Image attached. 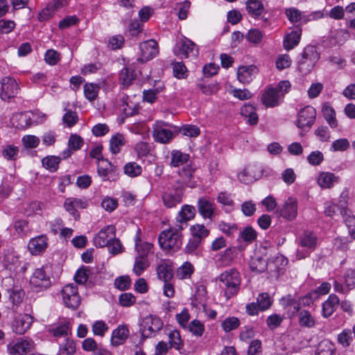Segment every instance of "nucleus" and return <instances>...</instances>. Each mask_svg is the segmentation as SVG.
Wrapping results in <instances>:
<instances>
[{"mask_svg":"<svg viewBox=\"0 0 355 355\" xmlns=\"http://www.w3.org/2000/svg\"><path fill=\"white\" fill-rule=\"evenodd\" d=\"M183 229L174 225L168 230H163L159 236L158 241L161 248L168 252H177L182 244V235L181 231Z\"/></svg>","mask_w":355,"mask_h":355,"instance_id":"obj_1","label":"nucleus"},{"mask_svg":"<svg viewBox=\"0 0 355 355\" xmlns=\"http://www.w3.org/2000/svg\"><path fill=\"white\" fill-rule=\"evenodd\" d=\"M220 287L225 289L224 293L228 300L239 292L241 284L240 273L235 268H230L222 272L219 277Z\"/></svg>","mask_w":355,"mask_h":355,"instance_id":"obj_2","label":"nucleus"},{"mask_svg":"<svg viewBox=\"0 0 355 355\" xmlns=\"http://www.w3.org/2000/svg\"><path fill=\"white\" fill-rule=\"evenodd\" d=\"M319 58L320 55L314 46H306L298 62L299 71L303 74L310 73Z\"/></svg>","mask_w":355,"mask_h":355,"instance_id":"obj_3","label":"nucleus"},{"mask_svg":"<svg viewBox=\"0 0 355 355\" xmlns=\"http://www.w3.org/2000/svg\"><path fill=\"white\" fill-rule=\"evenodd\" d=\"M173 53L175 55L184 58H196L198 55V49L193 41L186 37H181L176 41Z\"/></svg>","mask_w":355,"mask_h":355,"instance_id":"obj_4","label":"nucleus"},{"mask_svg":"<svg viewBox=\"0 0 355 355\" xmlns=\"http://www.w3.org/2000/svg\"><path fill=\"white\" fill-rule=\"evenodd\" d=\"M317 243V236L312 232L304 231L299 236V244L304 250L303 251L297 250V257L298 259H304L308 257L315 249Z\"/></svg>","mask_w":355,"mask_h":355,"instance_id":"obj_5","label":"nucleus"},{"mask_svg":"<svg viewBox=\"0 0 355 355\" xmlns=\"http://www.w3.org/2000/svg\"><path fill=\"white\" fill-rule=\"evenodd\" d=\"M30 284L35 292H40L51 286L50 277L43 268H37L30 279Z\"/></svg>","mask_w":355,"mask_h":355,"instance_id":"obj_6","label":"nucleus"},{"mask_svg":"<svg viewBox=\"0 0 355 355\" xmlns=\"http://www.w3.org/2000/svg\"><path fill=\"white\" fill-rule=\"evenodd\" d=\"M168 124L164 121H156L153 125V137L160 144L169 143L173 138L172 130L167 129Z\"/></svg>","mask_w":355,"mask_h":355,"instance_id":"obj_7","label":"nucleus"},{"mask_svg":"<svg viewBox=\"0 0 355 355\" xmlns=\"http://www.w3.org/2000/svg\"><path fill=\"white\" fill-rule=\"evenodd\" d=\"M162 327L163 323L159 318L150 315L144 320L140 331L144 338H150L154 336Z\"/></svg>","mask_w":355,"mask_h":355,"instance_id":"obj_8","label":"nucleus"},{"mask_svg":"<svg viewBox=\"0 0 355 355\" xmlns=\"http://www.w3.org/2000/svg\"><path fill=\"white\" fill-rule=\"evenodd\" d=\"M316 116V111L312 106H306L297 114L296 125L298 128H310L313 124Z\"/></svg>","mask_w":355,"mask_h":355,"instance_id":"obj_9","label":"nucleus"},{"mask_svg":"<svg viewBox=\"0 0 355 355\" xmlns=\"http://www.w3.org/2000/svg\"><path fill=\"white\" fill-rule=\"evenodd\" d=\"M62 294L63 302L67 307L73 310L78 309L80 304V297L76 286L66 285L62 291Z\"/></svg>","mask_w":355,"mask_h":355,"instance_id":"obj_10","label":"nucleus"},{"mask_svg":"<svg viewBox=\"0 0 355 355\" xmlns=\"http://www.w3.org/2000/svg\"><path fill=\"white\" fill-rule=\"evenodd\" d=\"M184 187L180 185L163 193L162 198L164 206L173 208L181 203L184 196Z\"/></svg>","mask_w":355,"mask_h":355,"instance_id":"obj_11","label":"nucleus"},{"mask_svg":"<svg viewBox=\"0 0 355 355\" xmlns=\"http://www.w3.org/2000/svg\"><path fill=\"white\" fill-rule=\"evenodd\" d=\"M140 56L137 60L145 62L155 58L159 53L158 44L155 40H148L140 43Z\"/></svg>","mask_w":355,"mask_h":355,"instance_id":"obj_12","label":"nucleus"},{"mask_svg":"<svg viewBox=\"0 0 355 355\" xmlns=\"http://www.w3.org/2000/svg\"><path fill=\"white\" fill-rule=\"evenodd\" d=\"M33 322V318L30 314L20 313L12 322V330L16 334H24L31 328Z\"/></svg>","mask_w":355,"mask_h":355,"instance_id":"obj_13","label":"nucleus"},{"mask_svg":"<svg viewBox=\"0 0 355 355\" xmlns=\"http://www.w3.org/2000/svg\"><path fill=\"white\" fill-rule=\"evenodd\" d=\"M1 92L0 93V98L3 101H9L17 95L19 87L14 78L9 76L4 77L1 80Z\"/></svg>","mask_w":355,"mask_h":355,"instance_id":"obj_14","label":"nucleus"},{"mask_svg":"<svg viewBox=\"0 0 355 355\" xmlns=\"http://www.w3.org/2000/svg\"><path fill=\"white\" fill-rule=\"evenodd\" d=\"M115 236V227L112 225H107L95 235L93 239L94 244L96 247H105Z\"/></svg>","mask_w":355,"mask_h":355,"instance_id":"obj_15","label":"nucleus"},{"mask_svg":"<svg viewBox=\"0 0 355 355\" xmlns=\"http://www.w3.org/2000/svg\"><path fill=\"white\" fill-rule=\"evenodd\" d=\"M33 347L34 343L32 340L21 338L15 343H10L7 348L10 355H25Z\"/></svg>","mask_w":355,"mask_h":355,"instance_id":"obj_16","label":"nucleus"},{"mask_svg":"<svg viewBox=\"0 0 355 355\" xmlns=\"http://www.w3.org/2000/svg\"><path fill=\"white\" fill-rule=\"evenodd\" d=\"M282 100V94L279 92L278 89L268 87L261 96L262 103L266 107H274L280 104Z\"/></svg>","mask_w":355,"mask_h":355,"instance_id":"obj_17","label":"nucleus"},{"mask_svg":"<svg viewBox=\"0 0 355 355\" xmlns=\"http://www.w3.org/2000/svg\"><path fill=\"white\" fill-rule=\"evenodd\" d=\"M196 215V209L192 205H184L178 213L175 218V225L180 229H184L187 226L189 220L193 219Z\"/></svg>","mask_w":355,"mask_h":355,"instance_id":"obj_18","label":"nucleus"},{"mask_svg":"<svg viewBox=\"0 0 355 355\" xmlns=\"http://www.w3.org/2000/svg\"><path fill=\"white\" fill-rule=\"evenodd\" d=\"M282 217L287 220H293L297 214V200L296 198L290 197L284 202L279 211Z\"/></svg>","mask_w":355,"mask_h":355,"instance_id":"obj_19","label":"nucleus"},{"mask_svg":"<svg viewBox=\"0 0 355 355\" xmlns=\"http://www.w3.org/2000/svg\"><path fill=\"white\" fill-rule=\"evenodd\" d=\"M88 202L86 200L76 198H67L64 203V207L67 211L76 218L79 216L78 209H85L87 207Z\"/></svg>","mask_w":355,"mask_h":355,"instance_id":"obj_20","label":"nucleus"},{"mask_svg":"<svg viewBox=\"0 0 355 355\" xmlns=\"http://www.w3.org/2000/svg\"><path fill=\"white\" fill-rule=\"evenodd\" d=\"M135 248L137 252L135 257H140L142 259H148V255L153 253V244L148 242H142L139 235V232L135 237Z\"/></svg>","mask_w":355,"mask_h":355,"instance_id":"obj_21","label":"nucleus"},{"mask_svg":"<svg viewBox=\"0 0 355 355\" xmlns=\"http://www.w3.org/2000/svg\"><path fill=\"white\" fill-rule=\"evenodd\" d=\"M158 278L164 282H170L173 277V265L169 260H162L156 268Z\"/></svg>","mask_w":355,"mask_h":355,"instance_id":"obj_22","label":"nucleus"},{"mask_svg":"<svg viewBox=\"0 0 355 355\" xmlns=\"http://www.w3.org/2000/svg\"><path fill=\"white\" fill-rule=\"evenodd\" d=\"M48 246V238L41 235L31 239L28 243V250L33 255L44 252Z\"/></svg>","mask_w":355,"mask_h":355,"instance_id":"obj_23","label":"nucleus"},{"mask_svg":"<svg viewBox=\"0 0 355 355\" xmlns=\"http://www.w3.org/2000/svg\"><path fill=\"white\" fill-rule=\"evenodd\" d=\"M257 73V69L254 65L241 66L237 70V78L243 84L249 83Z\"/></svg>","mask_w":355,"mask_h":355,"instance_id":"obj_24","label":"nucleus"},{"mask_svg":"<svg viewBox=\"0 0 355 355\" xmlns=\"http://www.w3.org/2000/svg\"><path fill=\"white\" fill-rule=\"evenodd\" d=\"M339 177L331 172H320L317 178V183L322 189H331L338 182Z\"/></svg>","mask_w":355,"mask_h":355,"instance_id":"obj_25","label":"nucleus"},{"mask_svg":"<svg viewBox=\"0 0 355 355\" xmlns=\"http://www.w3.org/2000/svg\"><path fill=\"white\" fill-rule=\"evenodd\" d=\"M301 35L302 30L298 28L287 33L283 41L284 48L287 51H290L295 47L300 42Z\"/></svg>","mask_w":355,"mask_h":355,"instance_id":"obj_26","label":"nucleus"},{"mask_svg":"<svg viewBox=\"0 0 355 355\" xmlns=\"http://www.w3.org/2000/svg\"><path fill=\"white\" fill-rule=\"evenodd\" d=\"M198 209L204 218H211L214 212V203L206 198H200L198 200Z\"/></svg>","mask_w":355,"mask_h":355,"instance_id":"obj_27","label":"nucleus"},{"mask_svg":"<svg viewBox=\"0 0 355 355\" xmlns=\"http://www.w3.org/2000/svg\"><path fill=\"white\" fill-rule=\"evenodd\" d=\"M350 37L349 32L345 29L332 30L328 37L331 46L341 45Z\"/></svg>","mask_w":355,"mask_h":355,"instance_id":"obj_28","label":"nucleus"},{"mask_svg":"<svg viewBox=\"0 0 355 355\" xmlns=\"http://www.w3.org/2000/svg\"><path fill=\"white\" fill-rule=\"evenodd\" d=\"M129 336V330L125 325H120L115 329L112 334L111 343L114 346H118L125 343Z\"/></svg>","mask_w":355,"mask_h":355,"instance_id":"obj_29","label":"nucleus"},{"mask_svg":"<svg viewBox=\"0 0 355 355\" xmlns=\"http://www.w3.org/2000/svg\"><path fill=\"white\" fill-rule=\"evenodd\" d=\"M339 304V299L337 295L331 294L327 300L322 303V315L324 318L330 317L336 311Z\"/></svg>","mask_w":355,"mask_h":355,"instance_id":"obj_30","label":"nucleus"},{"mask_svg":"<svg viewBox=\"0 0 355 355\" xmlns=\"http://www.w3.org/2000/svg\"><path fill=\"white\" fill-rule=\"evenodd\" d=\"M49 332L54 337H65L71 334L69 322H60L55 325H52L49 329Z\"/></svg>","mask_w":355,"mask_h":355,"instance_id":"obj_31","label":"nucleus"},{"mask_svg":"<svg viewBox=\"0 0 355 355\" xmlns=\"http://www.w3.org/2000/svg\"><path fill=\"white\" fill-rule=\"evenodd\" d=\"M322 113L331 128H335L338 126V121L336 118V112L329 103H325L322 105Z\"/></svg>","mask_w":355,"mask_h":355,"instance_id":"obj_32","label":"nucleus"},{"mask_svg":"<svg viewBox=\"0 0 355 355\" xmlns=\"http://www.w3.org/2000/svg\"><path fill=\"white\" fill-rule=\"evenodd\" d=\"M189 155L178 150H173L171 152L170 166L172 167H179L188 162Z\"/></svg>","mask_w":355,"mask_h":355,"instance_id":"obj_33","label":"nucleus"},{"mask_svg":"<svg viewBox=\"0 0 355 355\" xmlns=\"http://www.w3.org/2000/svg\"><path fill=\"white\" fill-rule=\"evenodd\" d=\"M240 113L242 116L248 119L247 122L250 125H256L258 122V115L256 112L255 107L250 105L246 104L243 105L240 110Z\"/></svg>","mask_w":355,"mask_h":355,"instance_id":"obj_34","label":"nucleus"},{"mask_svg":"<svg viewBox=\"0 0 355 355\" xmlns=\"http://www.w3.org/2000/svg\"><path fill=\"white\" fill-rule=\"evenodd\" d=\"M246 9L248 13L254 18L259 17L264 11L262 2L259 0H248Z\"/></svg>","mask_w":355,"mask_h":355,"instance_id":"obj_35","label":"nucleus"},{"mask_svg":"<svg viewBox=\"0 0 355 355\" xmlns=\"http://www.w3.org/2000/svg\"><path fill=\"white\" fill-rule=\"evenodd\" d=\"M238 179L241 182L246 184L254 182L257 179L254 167L248 166L245 168L238 174Z\"/></svg>","mask_w":355,"mask_h":355,"instance_id":"obj_36","label":"nucleus"},{"mask_svg":"<svg viewBox=\"0 0 355 355\" xmlns=\"http://www.w3.org/2000/svg\"><path fill=\"white\" fill-rule=\"evenodd\" d=\"M330 289L331 284L329 282H323L316 290L307 294L304 300L313 302L318 297L319 295L327 294L330 291ZM306 303L309 304L310 302H306Z\"/></svg>","mask_w":355,"mask_h":355,"instance_id":"obj_37","label":"nucleus"},{"mask_svg":"<svg viewBox=\"0 0 355 355\" xmlns=\"http://www.w3.org/2000/svg\"><path fill=\"white\" fill-rule=\"evenodd\" d=\"M114 171V166L107 159H101L98 164V174L103 181L109 180V174Z\"/></svg>","mask_w":355,"mask_h":355,"instance_id":"obj_38","label":"nucleus"},{"mask_svg":"<svg viewBox=\"0 0 355 355\" xmlns=\"http://www.w3.org/2000/svg\"><path fill=\"white\" fill-rule=\"evenodd\" d=\"M298 322L301 327L312 328L315 325V320L307 310H302L298 314Z\"/></svg>","mask_w":355,"mask_h":355,"instance_id":"obj_39","label":"nucleus"},{"mask_svg":"<svg viewBox=\"0 0 355 355\" xmlns=\"http://www.w3.org/2000/svg\"><path fill=\"white\" fill-rule=\"evenodd\" d=\"M76 352V343L73 340L67 338L60 345L58 355H73Z\"/></svg>","mask_w":355,"mask_h":355,"instance_id":"obj_40","label":"nucleus"},{"mask_svg":"<svg viewBox=\"0 0 355 355\" xmlns=\"http://www.w3.org/2000/svg\"><path fill=\"white\" fill-rule=\"evenodd\" d=\"M194 268L193 265L188 261L184 262L176 271V277L179 279H189L193 273Z\"/></svg>","mask_w":355,"mask_h":355,"instance_id":"obj_41","label":"nucleus"},{"mask_svg":"<svg viewBox=\"0 0 355 355\" xmlns=\"http://www.w3.org/2000/svg\"><path fill=\"white\" fill-rule=\"evenodd\" d=\"M250 267L252 271L263 272L267 268L266 261L260 256L253 257L250 262Z\"/></svg>","mask_w":355,"mask_h":355,"instance_id":"obj_42","label":"nucleus"},{"mask_svg":"<svg viewBox=\"0 0 355 355\" xmlns=\"http://www.w3.org/2000/svg\"><path fill=\"white\" fill-rule=\"evenodd\" d=\"M198 88L205 95H211L216 93L218 90L217 84H207L205 78L200 79L197 83Z\"/></svg>","mask_w":355,"mask_h":355,"instance_id":"obj_43","label":"nucleus"},{"mask_svg":"<svg viewBox=\"0 0 355 355\" xmlns=\"http://www.w3.org/2000/svg\"><path fill=\"white\" fill-rule=\"evenodd\" d=\"M334 344L329 340H324L319 343L316 355H334Z\"/></svg>","mask_w":355,"mask_h":355,"instance_id":"obj_44","label":"nucleus"},{"mask_svg":"<svg viewBox=\"0 0 355 355\" xmlns=\"http://www.w3.org/2000/svg\"><path fill=\"white\" fill-rule=\"evenodd\" d=\"M136 78L135 72L129 68L125 67L121 69L119 74V79L123 85H130Z\"/></svg>","mask_w":355,"mask_h":355,"instance_id":"obj_45","label":"nucleus"},{"mask_svg":"<svg viewBox=\"0 0 355 355\" xmlns=\"http://www.w3.org/2000/svg\"><path fill=\"white\" fill-rule=\"evenodd\" d=\"M149 266L150 262L148 259H142L140 257H135L132 271L137 276H140Z\"/></svg>","mask_w":355,"mask_h":355,"instance_id":"obj_46","label":"nucleus"},{"mask_svg":"<svg viewBox=\"0 0 355 355\" xmlns=\"http://www.w3.org/2000/svg\"><path fill=\"white\" fill-rule=\"evenodd\" d=\"M192 238L198 239L200 241L207 237L209 234V230L204 225L196 224L191 227Z\"/></svg>","mask_w":355,"mask_h":355,"instance_id":"obj_47","label":"nucleus"},{"mask_svg":"<svg viewBox=\"0 0 355 355\" xmlns=\"http://www.w3.org/2000/svg\"><path fill=\"white\" fill-rule=\"evenodd\" d=\"M99 91V86L93 83H86L84 85V94L85 96L89 101H94Z\"/></svg>","mask_w":355,"mask_h":355,"instance_id":"obj_48","label":"nucleus"},{"mask_svg":"<svg viewBox=\"0 0 355 355\" xmlns=\"http://www.w3.org/2000/svg\"><path fill=\"white\" fill-rule=\"evenodd\" d=\"M124 145V137L121 134L113 136L110 141V148L113 154L118 153Z\"/></svg>","mask_w":355,"mask_h":355,"instance_id":"obj_49","label":"nucleus"},{"mask_svg":"<svg viewBox=\"0 0 355 355\" xmlns=\"http://www.w3.org/2000/svg\"><path fill=\"white\" fill-rule=\"evenodd\" d=\"M60 162V158L56 156H47L42 160L43 166L51 171H55L58 168Z\"/></svg>","mask_w":355,"mask_h":355,"instance_id":"obj_50","label":"nucleus"},{"mask_svg":"<svg viewBox=\"0 0 355 355\" xmlns=\"http://www.w3.org/2000/svg\"><path fill=\"white\" fill-rule=\"evenodd\" d=\"M170 347L180 349L183 346L180 333L178 330H173L168 334Z\"/></svg>","mask_w":355,"mask_h":355,"instance_id":"obj_51","label":"nucleus"},{"mask_svg":"<svg viewBox=\"0 0 355 355\" xmlns=\"http://www.w3.org/2000/svg\"><path fill=\"white\" fill-rule=\"evenodd\" d=\"M90 269L89 267L83 266L79 268L74 276V279L78 284H85L89 277Z\"/></svg>","mask_w":355,"mask_h":355,"instance_id":"obj_52","label":"nucleus"},{"mask_svg":"<svg viewBox=\"0 0 355 355\" xmlns=\"http://www.w3.org/2000/svg\"><path fill=\"white\" fill-rule=\"evenodd\" d=\"M257 232L251 227L244 228L239 233V238L243 239L245 242L250 243L257 239Z\"/></svg>","mask_w":355,"mask_h":355,"instance_id":"obj_53","label":"nucleus"},{"mask_svg":"<svg viewBox=\"0 0 355 355\" xmlns=\"http://www.w3.org/2000/svg\"><path fill=\"white\" fill-rule=\"evenodd\" d=\"M173 75L178 79L185 78L187 76V69L182 62L173 63Z\"/></svg>","mask_w":355,"mask_h":355,"instance_id":"obj_54","label":"nucleus"},{"mask_svg":"<svg viewBox=\"0 0 355 355\" xmlns=\"http://www.w3.org/2000/svg\"><path fill=\"white\" fill-rule=\"evenodd\" d=\"M141 167L135 162H129L124 166V173L130 177H136L141 173Z\"/></svg>","mask_w":355,"mask_h":355,"instance_id":"obj_55","label":"nucleus"},{"mask_svg":"<svg viewBox=\"0 0 355 355\" xmlns=\"http://www.w3.org/2000/svg\"><path fill=\"white\" fill-rule=\"evenodd\" d=\"M9 299L14 305H19L23 300L25 293L21 289L8 290Z\"/></svg>","mask_w":355,"mask_h":355,"instance_id":"obj_56","label":"nucleus"},{"mask_svg":"<svg viewBox=\"0 0 355 355\" xmlns=\"http://www.w3.org/2000/svg\"><path fill=\"white\" fill-rule=\"evenodd\" d=\"M353 340L352 331L349 329H344L338 335V342L343 347H348Z\"/></svg>","mask_w":355,"mask_h":355,"instance_id":"obj_57","label":"nucleus"},{"mask_svg":"<svg viewBox=\"0 0 355 355\" xmlns=\"http://www.w3.org/2000/svg\"><path fill=\"white\" fill-rule=\"evenodd\" d=\"M240 324L239 320L235 317L226 318L221 324L223 329L225 332H230L236 329Z\"/></svg>","mask_w":355,"mask_h":355,"instance_id":"obj_58","label":"nucleus"},{"mask_svg":"<svg viewBox=\"0 0 355 355\" xmlns=\"http://www.w3.org/2000/svg\"><path fill=\"white\" fill-rule=\"evenodd\" d=\"M189 329L193 335L198 337L202 336L205 331L204 324L198 320H192L189 324Z\"/></svg>","mask_w":355,"mask_h":355,"instance_id":"obj_59","label":"nucleus"},{"mask_svg":"<svg viewBox=\"0 0 355 355\" xmlns=\"http://www.w3.org/2000/svg\"><path fill=\"white\" fill-rule=\"evenodd\" d=\"M271 304L272 302L268 293L259 294L257 298V304L262 311L269 309Z\"/></svg>","mask_w":355,"mask_h":355,"instance_id":"obj_60","label":"nucleus"},{"mask_svg":"<svg viewBox=\"0 0 355 355\" xmlns=\"http://www.w3.org/2000/svg\"><path fill=\"white\" fill-rule=\"evenodd\" d=\"M219 230L227 236H232L236 232L238 227L235 223H228L221 221L218 224Z\"/></svg>","mask_w":355,"mask_h":355,"instance_id":"obj_61","label":"nucleus"},{"mask_svg":"<svg viewBox=\"0 0 355 355\" xmlns=\"http://www.w3.org/2000/svg\"><path fill=\"white\" fill-rule=\"evenodd\" d=\"M263 37V35L259 29H251L246 35V39L254 44L260 43Z\"/></svg>","mask_w":355,"mask_h":355,"instance_id":"obj_62","label":"nucleus"},{"mask_svg":"<svg viewBox=\"0 0 355 355\" xmlns=\"http://www.w3.org/2000/svg\"><path fill=\"white\" fill-rule=\"evenodd\" d=\"M46 62L50 65H55L60 60V53L53 49H49L44 55Z\"/></svg>","mask_w":355,"mask_h":355,"instance_id":"obj_63","label":"nucleus"},{"mask_svg":"<svg viewBox=\"0 0 355 355\" xmlns=\"http://www.w3.org/2000/svg\"><path fill=\"white\" fill-rule=\"evenodd\" d=\"M345 284L348 291L355 288V270L349 268L347 270L345 276Z\"/></svg>","mask_w":355,"mask_h":355,"instance_id":"obj_64","label":"nucleus"}]
</instances>
